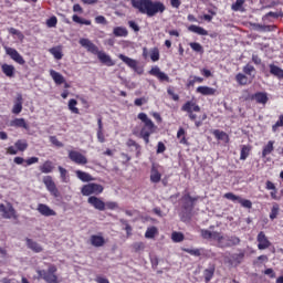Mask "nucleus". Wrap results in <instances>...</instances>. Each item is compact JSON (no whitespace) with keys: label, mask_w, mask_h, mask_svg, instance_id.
I'll return each instance as SVG.
<instances>
[{"label":"nucleus","mask_w":283,"mask_h":283,"mask_svg":"<svg viewBox=\"0 0 283 283\" xmlns=\"http://www.w3.org/2000/svg\"><path fill=\"white\" fill-rule=\"evenodd\" d=\"M216 273V265H209L208 269L203 271L205 281L211 282V279L213 277V274Z\"/></svg>","instance_id":"c85d7f7f"},{"label":"nucleus","mask_w":283,"mask_h":283,"mask_svg":"<svg viewBox=\"0 0 283 283\" xmlns=\"http://www.w3.org/2000/svg\"><path fill=\"white\" fill-rule=\"evenodd\" d=\"M190 48H191V50H193L195 52H203L202 45H201L200 43L191 42V43H190Z\"/></svg>","instance_id":"864d4df0"},{"label":"nucleus","mask_w":283,"mask_h":283,"mask_svg":"<svg viewBox=\"0 0 283 283\" xmlns=\"http://www.w3.org/2000/svg\"><path fill=\"white\" fill-rule=\"evenodd\" d=\"M27 247L28 249H31V251H34V253H41V251H43L41 244L36 243V241L32 239H27Z\"/></svg>","instance_id":"4be33fe9"},{"label":"nucleus","mask_w":283,"mask_h":283,"mask_svg":"<svg viewBox=\"0 0 283 283\" xmlns=\"http://www.w3.org/2000/svg\"><path fill=\"white\" fill-rule=\"evenodd\" d=\"M95 21H96V23H101V24H103V25H105V23H107V20H106L105 17H103V15L96 17V18H95Z\"/></svg>","instance_id":"338daca9"},{"label":"nucleus","mask_w":283,"mask_h":283,"mask_svg":"<svg viewBox=\"0 0 283 283\" xmlns=\"http://www.w3.org/2000/svg\"><path fill=\"white\" fill-rule=\"evenodd\" d=\"M171 240L174 242H182V240H185V234H182L181 232H172Z\"/></svg>","instance_id":"79ce46f5"},{"label":"nucleus","mask_w":283,"mask_h":283,"mask_svg":"<svg viewBox=\"0 0 283 283\" xmlns=\"http://www.w3.org/2000/svg\"><path fill=\"white\" fill-rule=\"evenodd\" d=\"M97 56H98L101 63L108 65V67H112V65H114V61H112V57H109V55H107V53L97 52Z\"/></svg>","instance_id":"b1692460"},{"label":"nucleus","mask_w":283,"mask_h":283,"mask_svg":"<svg viewBox=\"0 0 283 283\" xmlns=\"http://www.w3.org/2000/svg\"><path fill=\"white\" fill-rule=\"evenodd\" d=\"M76 105H77L76 99H70V102H69V109H71V112L73 114H78V108L76 107Z\"/></svg>","instance_id":"a18cd8bd"},{"label":"nucleus","mask_w":283,"mask_h":283,"mask_svg":"<svg viewBox=\"0 0 283 283\" xmlns=\"http://www.w3.org/2000/svg\"><path fill=\"white\" fill-rule=\"evenodd\" d=\"M198 94H202V96H213L216 95V88L209 86H199L197 87Z\"/></svg>","instance_id":"5701e85b"},{"label":"nucleus","mask_w":283,"mask_h":283,"mask_svg":"<svg viewBox=\"0 0 283 283\" xmlns=\"http://www.w3.org/2000/svg\"><path fill=\"white\" fill-rule=\"evenodd\" d=\"M87 202L97 211H105V202L101 198L92 196L87 199Z\"/></svg>","instance_id":"f8f14e48"},{"label":"nucleus","mask_w":283,"mask_h":283,"mask_svg":"<svg viewBox=\"0 0 283 283\" xmlns=\"http://www.w3.org/2000/svg\"><path fill=\"white\" fill-rule=\"evenodd\" d=\"M140 136L145 140L146 145H149V136H151V133H149L146 128H142Z\"/></svg>","instance_id":"c03bdc74"},{"label":"nucleus","mask_w":283,"mask_h":283,"mask_svg":"<svg viewBox=\"0 0 283 283\" xmlns=\"http://www.w3.org/2000/svg\"><path fill=\"white\" fill-rule=\"evenodd\" d=\"M256 240L259 242L258 249L260 251H264V249H269V247H271V241H269V239L266 238V234H264V232H260L258 234Z\"/></svg>","instance_id":"ddd939ff"},{"label":"nucleus","mask_w":283,"mask_h":283,"mask_svg":"<svg viewBox=\"0 0 283 283\" xmlns=\"http://www.w3.org/2000/svg\"><path fill=\"white\" fill-rule=\"evenodd\" d=\"M0 212L2 213V218H4V220H19V214H17V210L10 202L7 203V206L1 203Z\"/></svg>","instance_id":"20e7f679"},{"label":"nucleus","mask_w":283,"mask_h":283,"mask_svg":"<svg viewBox=\"0 0 283 283\" xmlns=\"http://www.w3.org/2000/svg\"><path fill=\"white\" fill-rule=\"evenodd\" d=\"M244 74H248L249 76H251L253 74V72H255V67H253V65H245L243 69Z\"/></svg>","instance_id":"6e6d98bb"},{"label":"nucleus","mask_w":283,"mask_h":283,"mask_svg":"<svg viewBox=\"0 0 283 283\" xmlns=\"http://www.w3.org/2000/svg\"><path fill=\"white\" fill-rule=\"evenodd\" d=\"M40 171L42 174H52L54 171V164H52L50 160H46L42 166H40Z\"/></svg>","instance_id":"bb28decb"},{"label":"nucleus","mask_w":283,"mask_h":283,"mask_svg":"<svg viewBox=\"0 0 283 283\" xmlns=\"http://www.w3.org/2000/svg\"><path fill=\"white\" fill-rule=\"evenodd\" d=\"M223 197L227 198V200H231L232 202H239V205H241V207H244V209H251V207H253V202H251V200L242 199V197L237 196L232 192H227Z\"/></svg>","instance_id":"39448f33"},{"label":"nucleus","mask_w":283,"mask_h":283,"mask_svg":"<svg viewBox=\"0 0 283 283\" xmlns=\"http://www.w3.org/2000/svg\"><path fill=\"white\" fill-rule=\"evenodd\" d=\"M184 200V209H186V211H192L193 207H196V200H198V198H193L189 195H185L182 197Z\"/></svg>","instance_id":"dca6fc26"},{"label":"nucleus","mask_w":283,"mask_h":283,"mask_svg":"<svg viewBox=\"0 0 283 283\" xmlns=\"http://www.w3.org/2000/svg\"><path fill=\"white\" fill-rule=\"evenodd\" d=\"M50 54L56 59V61H61L63 59V52L61 51V46H55L49 50Z\"/></svg>","instance_id":"473e14b6"},{"label":"nucleus","mask_w":283,"mask_h":283,"mask_svg":"<svg viewBox=\"0 0 283 283\" xmlns=\"http://www.w3.org/2000/svg\"><path fill=\"white\" fill-rule=\"evenodd\" d=\"M76 176L80 180H82V182H92V180H94L92 175H90L85 171H82V170H77Z\"/></svg>","instance_id":"c756f323"},{"label":"nucleus","mask_w":283,"mask_h":283,"mask_svg":"<svg viewBox=\"0 0 283 283\" xmlns=\"http://www.w3.org/2000/svg\"><path fill=\"white\" fill-rule=\"evenodd\" d=\"M273 145H274V142L273 140H270L268 143V145L263 148V151H262V157L263 158H266V156H269V154H271V151H273Z\"/></svg>","instance_id":"4c0bfd02"},{"label":"nucleus","mask_w":283,"mask_h":283,"mask_svg":"<svg viewBox=\"0 0 283 283\" xmlns=\"http://www.w3.org/2000/svg\"><path fill=\"white\" fill-rule=\"evenodd\" d=\"M189 32H193L195 34H199L200 36H207L209 32L205 30L202 27H198L196 24H191L188 28Z\"/></svg>","instance_id":"393cba45"},{"label":"nucleus","mask_w":283,"mask_h":283,"mask_svg":"<svg viewBox=\"0 0 283 283\" xmlns=\"http://www.w3.org/2000/svg\"><path fill=\"white\" fill-rule=\"evenodd\" d=\"M149 74H151V76H156L160 81H166L167 83H169V76L167 74H165V72L160 71V67H158V66H154L149 71Z\"/></svg>","instance_id":"a211bd4d"},{"label":"nucleus","mask_w":283,"mask_h":283,"mask_svg":"<svg viewBox=\"0 0 283 283\" xmlns=\"http://www.w3.org/2000/svg\"><path fill=\"white\" fill-rule=\"evenodd\" d=\"M279 127H283V115H280L279 120L272 126V132H277Z\"/></svg>","instance_id":"3c124183"},{"label":"nucleus","mask_w":283,"mask_h":283,"mask_svg":"<svg viewBox=\"0 0 283 283\" xmlns=\"http://www.w3.org/2000/svg\"><path fill=\"white\" fill-rule=\"evenodd\" d=\"M217 244L220 249H229L231 247H238L240 244V238L235 235H223L219 232V237L217 239Z\"/></svg>","instance_id":"7ed1b4c3"},{"label":"nucleus","mask_w":283,"mask_h":283,"mask_svg":"<svg viewBox=\"0 0 283 283\" xmlns=\"http://www.w3.org/2000/svg\"><path fill=\"white\" fill-rule=\"evenodd\" d=\"M251 101H256L260 105H266L269 103V95L266 93H255L250 96Z\"/></svg>","instance_id":"f3484780"},{"label":"nucleus","mask_w":283,"mask_h":283,"mask_svg":"<svg viewBox=\"0 0 283 283\" xmlns=\"http://www.w3.org/2000/svg\"><path fill=\"white\" fill-rule=\"evenodd\" d=\"M167 92H168L169 96H171L172 101H180V96H178V94H175L174 90H171V87H169L167 90Z\"/></svg>","instance_id":"680f3d73"},{"label":"nucleus","mask_w":283,"mask_h":283,"mask_svg":"<svg viewBox=\"0 0 283 283\" xmlns=\"http://www.w3.org/2000/svg\"><path fill=\"white\" fill-rule=\"evenodd\" d=\"M57 169L60 171V176L62 178V181L65 182L66 178H67V169L63 168L62 166H59Z\"/></svg>","instance_id":"8fccbe9b"},{"label":"nucleus","mask_w":283,"mask_h":283,"mask_svg":"<svg viewBox=\"0 0 283 283\" xmlns=\"http://www.w3.org/2000/svg\"><path fill=\"white\" fill-rule=\"evenodd\" d=\"M38 211H39V213H41V216H44L45 218H50L51 216H56V211L51 209L45 203L38 205Z\"/></svg>","instance_id":"2eb2a0df"},{"label":"nucleus","mask_w":283,"mask_h":283,"mask_svg":"<svg viewBox=\"0 0 283 283\" xmlns=\"http://www.w3.org/2000/svg\"><path fill=\"white\" fill-rule=\"evenodd\" d=\"M182 112H188V114H191V112H200V106L196 105V103L189 101L187 102L182 107Z\"/></svg>","instance_id":"412c9836"},{"label":"nucleus","mask_w":283,"mask_h":283,"mask_svg":"<svg viewBox=\"0 0 283 283\" xmlns=\"http://www.w3.org/2000/svg\"><path fill=\"white\" fill-rule=\"evenodd\" d=\"M201 238H203V240H214L216 242H218V238L220 235V232H216V231H209V230H201Z\"/></svg>","instance_id":"6ab92c4d"},{"label":"nucleus","mask_w":283,"mask_h":283,"mask_svg":"<svg viewBox=\"0 0 283 283\" xmlns=\"http://www.w3.org/2000/svg\"><path fill=\"white\" fill-rule=\"evenodd\" d=\"M80 45H82V48H85L88 52H92V54H98V46L90 41V39H81Z\"/></svg>","instance_id":"4468645a"},{"label":"nucleus","mask_w":283,"mask_h":283,"mask_svg":"<svg viewBox=\"0 0 283 283\" xmlns=\"http://www.w3.org/2000/svg\"><path fill=\"white\" fill-rule=\"evenodd\" d=\"M144 103H147V99L145 97H140V98L135 99V105L137 107H140Z\"/></svg>","instance_id":"69168bd1"},{"label":"nucleus","mask_w":283,"mask_h":283,"mask_svg":"<svg viewBox=\"0 0 283 283\" xmlns=\"http://www.w3.org/2000/svg\"><path fill=\"white\" fill-rule=\"evenodd\" d=\"M74 23H80V25H92V21L85 20L76 14L72 17Z\"/></svg>","instance_id":"c9c22d12"},{"label":"nucleus","mask_w":283,"mask_h":283,"mask_svg":"<svg viewBox=\"0 0 283 283\" xmlns=\"http://www.w3.org/2000/svg\"><path fill=\"white\" fill-rule=\"evenodd\" d=\"M156 233H158V228L156 227L148 228L145 233V238H148V239L155 238Z\"/></svg>","instance_id":"ea45409f"},{"label":"nucleus","mask_w":283,"mask_h":283,"mask_svg":"<svg viewBox=\"0 0 283 283\" xmlns=\"http://www.w3.org/2000/svg\"><path fill=\"white\" fill-rule=\"evenodd\" d=\"M56 265H50L48 271L36 270L38 280H44L46 283H59V276H56Z\"/></svg>","instance_id":"f03ea898"},{"label":"nucleus","mask_w":283,"mask_h":283,"mask_svg":"<svg viewBox=\"0 0 283 283\" xmlns=\"http://www.w3.org/2000/svg\"><path fill=\"white\" fill-rule=\"evenodd\" d=\"M92 193H103V186L98 184H88L82 187L83 196H92Z\"/></svg>","instance_id":"0eeeda50"},{"label":"nucleus","mask_w":283,"mask_h":283,"mask_svg":"<svg viewBox=\"0 0 283 283\" xmlns=\"http://www.w3.org/2000/svg\"><path fill=\"white\" fill-rule=\"evenodd\" d=\"M150 59L151 61L156 62L160 60V51H158V48H154L150 51Z\"/></svg>","instance_id":"a19ab883"},{"label":"nucleus","mask_w":283,"mask_h":283,"mask_svg":"<svg viewBox=\"0 0 283 283\" xmlns=\"http://www.w3.org/2000/svg\"><path fill=\"white\" fill-rule=\"evenodd\" d=\"M91 244L93 247H103V244H105V239L101 235H92L91 237Z\"/></svg>","instance_id":"2f4dec72"},{"label":"nucleus","mask_w":283,"mask_h":283,"mask_svg":"<svg viewBox=\"0 0 283 283\" xmlns=\"http://www.w3.org/2000/svg\"><path fill=\"white\" fill-rule=\"evenodd\" d=\"M69 158L70 160H72V163H75L76 165H87V157L76 150H71L69 153Z\"/></svg>","instance_id":"1a4fd4ad"},{"label":"nucleus","mask_w":283,"mask_h":283,"mask_svg":"<svg viewBox=\"0 0 283 283\" xmlns=\"http://www.w3.org/2000/svg\"><path fill=\"white\" fill-rule=\"evenodd\" d=\"M22 109H23V96L19 95L17 97L15 104L13 105L12 114H21Z\"/></svg>","instance_id":"a878e982"},{"label":"nucleus","mask_w":283,"mask_h":283,"mask_svg":"<svg viewBox=\"0 0 283 283\" xmlns=\"http://www.w3.org/2000/svg\"><path fill=\"white\" fill-rule=\"evenodd\" d=\"M166 149L167 148L165 147V144L163 142H159L157 146V154H165Z\"/></svg>","instance_id":"e2e57ef3"},{"label":"nucleus","mask_w":283,"mask_h":283,"mask_svg":"<svg viewBox=\"0 0 283 283\" xmlns=\"http://www.w3.org/2000/svg\"><path fill=\"white\" fill-rule=\"evenodd\" d=\"M56 17H51L48 21H46V25L48 28H56Z\"/></svg>","instance_id":"13d9d810"},{"label":"nucleus","mask_w":283,"mask_h":283,"mask_svg":"<svg viewBox=\"0 0 283 283\" xmlns=\"http://www.w3.org/2000/svg\"><path fill=\"white\" fill-rule=\"evenodd\" d=\"M118 59H120V61H123V63L128 65V67L134 70V72H136L137 74H143V69L138 67V61H136L132 57H127V55H123V54H119Z\"/></svg>","instance_id":"6e6552de"},{"label":"nucleus","mask_w":283,"mask_h":283,"mask_svg":"<svg viewBox=\"0 0 283 283\" xmlns=\"http://www.w3.org/2000/svg\"><path fill=\"white\" fill-rule=\"evenodd\" d=\"M50 76L53 78L56 85H63V83H65V77L54 70L50 71Z\"/></svg>","instance_id":"aec40b11"},{"label":"nucleus","mask_w":283,"mask_h":283,"mask_svg":"<svg viewBox=\"0 0 283 283\" xmlns=\"http://www.w3.org/2000/svg\"><path fill=\"white\" fill-rule=\"evenodd\" d=\"M270 73L276 78H283V70L280 66L270 64Z\"/></svg>","instance_id":"7c9ffc66"},{"label":"nucleus","mask_w":283,"mask_h":283,"mask_svg":"<svg viewBox=\"0 0 283 283\" xmlns=\"http://www.w3.org/2000/svg\"><path fill=\"white\" fill-rule=\"evenodd\" d=\"M113 34H115V36H127L128 32L126 28L123 27H116L113 30Z\"/></svg>","instance_id":"e433bc0d"},{"label":"nucleus","mask_w":283,"mask_h":283,"mask_svg":"<svg viewBox=\"0 0 283 283\" xmlns=\"http://www.w3.org/2000/svg\"><path fill=\"white\" fill-rule=\"evenodd\" d=\"M15 147L19 151H25V149H28V140L19 139L15 142Z\"/></svg>","instance_id":"58836bf2"},{"label":"nucleus","mask_w":283,"mask_h":283,"mask_svg":"<svg viewBox=\"0 0 283 283\" xmlns=\"http://www.w3.org/2000/svg\"><path fill=\"white\" fill-rule=\"evenodd\" d=\"M247 0H237L234 4H232V10L234 12H239V10H242V6H244V2Z\"/></svg>","instance_id":"49530a36"},{"label":"nucleus","mask_w":283,"mask_h":283,"mask_svg":"<svg viewBox=\"0 0 283 283\" xmlns=\"http://www.w3.org/2000/svg\"><path fill=\"white\" fill-rule=\"evenodd\" d=\"M43 184L45 185L48 191H50L51 196H54V198L61 197V192L59 191V188H56L54 180H52V176H45L43 178Z\"/></svg>","instance_id":"423d86ee"},{"label":"nucleus","mask_w":283,"mask_h":283,"mask_svg":"<svg viewBox=\"0 0 283 283\" xmlns=\"http://www.w3.org/2000/svg\"><path fill=\"white\" fill-rule=\"evenodd\" d=\"M4 50L12 61H15V63H19V65H25V60H23V56H21L17 49L6 46Z\"/></svg>","instance_id":"9b49d317"},{"label":"nucleus","mask_w":283,"mask_h":283,"mask_svg":"<svg viewBox=\"0 0 283 283\" xmlns=\"http://www.w3.org/2000/svg\"><path fill=\"white\" fill-rule=\"evenodd\" d=\"M50 140H51L52 145H55V147H63V143L59 142L56 136H51Z\"/></svg>","instance_id":"052dcab7"},{"label":"nucleus","mask_w":283,"mask_h":283,"mask_svg":"<svg viewBox=\"0 0 283 283\" xmlns=\"http://www.w3.org/2000/svg\"><path fill=\"white\" fill-rule=\"evenodd\" d=\"M252 28H253V30H256V32H264V31H266V28H269V27L262 25L260 23H253Z\"/></svg>","instance_id":"5fc2aeb1"},{"label":"nucleus","mask_w":283,"mask_h":283,"mask_svg":"<svg viewBox=\"0 0 283 283\" xmlns=\"http://www.w3.org/2000/svg\"><path fill=\"white\" fill-rule=\"evenodd\" d=\"M128 25L129 28H132V30H134V32H140V27H138V24L135 21H128Z\"/></svg>","instance_id":"bf43d9fd"},{"label":"nucleus","mask_w":283,"mask_h":283,"mask_svg":"<svg viewBox=\"0 0 283 283\" xmlns=\"http://www.w3.org/2000/svg\"><path fill=\"white\" fill-rule=\"evenodd\" d=\"M186 253H189L190 255H195L196 258H200L201 253L199 249H185Z\"/></svg>","instance_id":"603ef678"},{"label":"nucleus","mask_w":283,"mask_h":283,"mask_svg":"<svg viewBox=\"0 0 283 283\" xmlns=\"http://www.w3.org/2000/svg\"><path fill=\"white\" fill-rule=\"evenodd\" d=\"M132 6L138 10L140 14H147V17H156L158 12L163 14L166 10L165 4L160 1L132 0Z\"/></svg>","instance_id":"f257e3e1"},{"label":"nucleus","mask_w":283,"mask_h":283,"mask_svg":"<svg viewBox=\"0 0 283 283\" xmlns=\"http://www.w3.org/2000/svg\"><path fill=\"white\" fill-rule=\"evenodd\" d=\"M2 72H3V74H6V76L12 77V76H14V66L9 65V64H3Z\"/></svg>","instance_id":"72a5a7b5"},{"label":"nucleus","mask_w":283,"mask_h":283,"mask_svg":"<svg viewBox=\"0 0 283 283\" xmlns=\"http://www.w3.org/2000/svg\"><path fill=\"white\" fill-rule=\"evenodd\" d=\"M237 81L240 83V85H247V76L242 73L237 75Z\"/></svg>","instance_id":"4d7b16f0"},{"label":"nucleus","mask_w":283,"mask_h":283,"mask_svg":"<svg viewBox=\"0 0 283 283\" xmlns=\"http://www.w3.org/2000/svg\"><path fill=\"white\" fill-rule=\"evenodd\" d=\"M97 140L105 143V135H103V129H97Z\"/></svg>","instance_id":"0e129e2a"},{"label":"nucleus","mask_w":283,"mask_h":283,"mask_svg":"<svg viewBox=\"0 0 283 283\" xmlns=\"http://www.w3.org/2000/svg\"><path fill=\"white\" fill-rule=\"evenodd\" d=\"M250 153H251V146L243 145L241 147L240 160H247V158H249Z\"/></svg>","instance_id":"f704fd0d"},{"label":"nucleus","mask_w":283,"mask_h":283,"mask_svg":"<svg viewBox=\"0 0 283 283\" xmlns=\"http://www.w3.org/2000/svg\"><path fill=\"white\" fill-rule=\"evenodd\" d=\"M27 165H34L36 163H39L38 157H31L29 159L25 160Z\"/></svg>","instance_id":"774afa93"},{"label":"nucleus","mask_w":283,"mask_h":283,"mask_svg":"<svg viewBox=\"0 0 283 283\" xmlns=\"http://www.w3.org/2000/svg\"><path fill=\"white\" fill-rule=\"evenodd\" d=\"M151 182H160V172L158 170H153L150 175Z\"/></svg>","instance_id":"09e8293b"},{"label":"nucleus","mask_w":283,"mask_h":283,"mask_svg":"<svg viewBox=\"0 0 283 283\" xmlns=\"http://www.w3.org/2000/svg\"><path fill=\"white\" fill-rule=\"evenodd\" d=\"M277 213H280V206L274 205L270 213V219L275 220V218H277Z\"/></svg>","instance_id":"de8ad7c7"},{"label":"nucleus","mask_w":283,"mask_h":283,"mask_svg":"<svg viewBox=\"0 0 283 283\" xmlns=\"http://www.w3.org/2000/svg\"><path fill=\"white\" fill-rule=\"evenodd\" d=\"M133 249H134L135 253H140L142 251H145V243L135 242V243H133Z\"/></svg>","instance_id":"37998d69"},{"label":"nucleus","mask_w":283,"mask_h":283,"mask_svg":"<svg viewBox=\"0 0 283 283\" xmlns=\"http://www.w3.org/2000/svg\"><path fill=\"white\" fill-rule=\"evenodd\" d=\"M11 127H22L23 129H28V123H25L24 118H15L10 122Z\"/></svg>","instance_id":"cd10ccee"},{"label":"nucleus","mask_w":283,"mask_h":283,"mask_svg":"<svg viewBox=\"0 0 283 283\" xmlns=\"http://www.w3.org/2000/svg\"><path fill=\"white\" fill-rule=\"evenodd\" d=\"M137 117L139 118V120H142V123H145V127L143 129H146V132H149L150 134H154V132H156V125L154 124V122H151V119H149V117H147V114L139 113Z\"/></svg>","instance_id":"9d476101"}]
</instances>
